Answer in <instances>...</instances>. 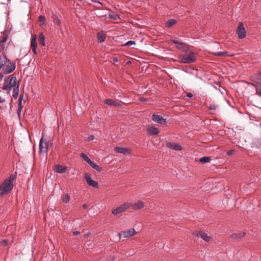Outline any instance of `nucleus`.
<instances>
[{
    "label": "nucleus",
    "mask_w": 261,
    "mask_h": 261,
    "mask_svg": "<svg viewBox=\"0 0 261 261\" xmlns=\"http://www.w3.org/2000/svg\"><path fill=\"white\" fill-rule=\"evenodd\" d=\"M16 68L15 63L11 62L3 53L0 55V69H2L3 73L9 74L12 72Z\"/></svg>",
    "instance_id": "obj_1"
},
{
    "label": "nucleus",
    "mask_w": 261,
    "mask_h": 261,
    "mask_svg": "<svg viewBox=\"0 0 261 261\" xmlns=\"http://www.w3.org/2000/svg\"><path fill=\"white\" fill-rule=\"evenodd\" d=\"M16 173L11 174L0 184V196L6 195L12 191L13 188V182L16 179Z\"/></svg>",
    "instance_id": "obj_2"
},
{
    "label": "nucleus",
    "mask_w": 261,
    "mask_h": 261,
    "mask_svg": "<svg viewBox=\"0 0 261 261\" xmlns=\"http://www.w3.org/2000/svg\"><path fill=\"white\" fill-rule=\"evenodd\" d=\"M180 63L184 64H191L195 62L196 56L195 52L189 51L184 55H181L178 57Z\"/></svg>",
    "instance_id": "obj_3"
},
{
    "label": "nucleus",
    "mask_w": 261,
    "mask_h": 261,
    "mask_svg": "<svg viewBox=\"0 0 261 261\" xmlns=\"http://www.w3.org/2000/svg\"><path fill=\"white\" fill-rule=\"evenodd\" d=\"M17 86L16 77L13 75H10L5 79L3 89L10 91L12 88H15Z\"/></svg>",
    "instance_id": "obj_4"
},
{
    "label": "nucleus",
    "mask_w": 261,
    "mask_h": 261,
    "mask_svg": "<svg viewBox=\"0 0 261 261\" xmlns=\"http://www.w3.org/2000/svg\"><path fill=\"white\" fill-rule=\"evenodd\" d=\"M130 207V205L129 202H124L121 205L117 206L116 208L113 209L112 210V213L115 215L117 216L118 214H121L124 212H125L127 209Z\"/></svg>",
    "instance_id": "obj_5"
},
{
    "label": "nucleus",
    "mask_w": 261,
    "mask_h": 261,
    "mask_svg": "<svg viewBox=\"0 0 261 261\" xmlns=\"http://www.w3.org/2000/svg\"><path fill=\"white\" fill-rule=\"evenodd\" d=\"M236 33L240 39L244 38L246 35V31L242 23H240L237 28Z\"/></svg>",
    "instance_id": "obj_6"
},
{
    "label": "nucleus",
    "mask_w": 261,
    "mask_h": 261,
    "mask_svg": "<svg viewBox=\"0 0 261 261\" xmlns=\"http://www.w3.org/2000/svg\"><path fill=\"white\" fill-rule=\"evenodd\" d=\"M136 233L134 228L130 229L125 231H122L119 233V238H126L133 236Z\"/></svg>",
    "instance_id": "obj_7"
},
{
    "label": "nucleus",
    "mask_w": 261,
    "mask_h": 261,
    "mask_svg": "<svg viewBox=\"0 0 261 261\" xmlns=\"http://www.w3.org/2000/svg\"><path fill=\"white\" fill-rule=\"evenodd\" d=\"M258 80L256 84H252V85L255 88V94L261 97V73L258 75Z\"/></svg>",
    "instance_id": "obj_8"
},
{
    "label": "nucleus",
    "mask_w": 261,
    "mask_h": 261,
    "mask_svg": "<svg viewBox=\"0 0 261 261\" xmlns=\"http://www.w3.org/2000/svg\"><path fill=\"white\" fill-rule=\"evenodd\" d=\"M171 41L176 44V47L178 49H180L184 51H187L188 50V46H187L184 43L180 42L175 39L171 40Z\"/></svg>",
    "instance_id": "obj_9"
},
{
    "label": "nucleus",
    "mask_w": 261,
    "mask_h": 261,
    "mask_svg": "<svg viewBox=\"0 0 261 261\" xmlns=\"http://www.w3.org/2000/svg\"><path fill=\"white\" fill-rule=\"evenodd\" d=\"M49 146V142L45 141L43 142V138H42L39 142V151L40 153H46L48 150Z\"/></svg>",
    "instance_id": "obj_10"
},
{
    "label": "nucleus",
    "mask_w": 261,
    "mask_h": 261,
    "mask_svg": "<svg viewBox=\"0 0 261 261\" xmlns=\"http://www.w3.org/2000/svg\"><path fill=\"white\" fill-rule=\"evenodd\" d=\"M152 120L160 124H165L166 123V120L163 116L159 115L153 114L152 115Z\"/></svg>",
    "instance_id": "obj_11"
},
{
    "label": "nucleus",
    "mask_w": 261,
    "mask_h": 261,
    "mask_svg": "<svg viewBox=\"0 0 261 261\" xmlns=\"http://www.w3.org/2000/svg\"><path fill=\"white\" fill-rule=\"evenodd\" d=\"M85 177L89 186L96 188L98 187V182L96 181L93 180L89 174L87 173L85 174Z\"/></svg>",
    "instance_id": "obj_12"
},
{
    "label": "nucleus",
    "mask_w": 261,
    "mask_h": 261,
    "mask_svg": "<svg viewBox=\"0 0 261 261\" xmlns=\"http://www.w3.org/2000/svg\"><path fill=\"white\" fill-rule=\"evenodd\" d=\"M114 150L115 152L123 154V155H127L131 153V151L129 149L119 146L115 147Z\"/></svg>",
    "instance_id": "obj_13"
},
{
    "label": "nucleus",
    "mask_w": 261,
    "mask_h": 261,
    "mask_svg": "<svg viewBox=\"0 0 261 261\" xmlns=\"http://www.w3.org/2000/svg\"><path fill=\"white\" fill-rule=\"evenodd\" d=\"M129 204L130 207L135 211L141 210L145 206V203L141 200L134 203H129Z\"/></svg>",
    "instance_id": "obj_14"
},
{
    "label": "nucleus",
    "mask_w": 261,
    "mask_h": 261,
    "mask_svg": "<svg viewBox=\"0 0 261 261\" xmlns=\"http://www.w3.org/2000/svg\"><path fill=\"white\" fill-rule=\"evenodd\" d=\"M167 147L170 149H172L174 150H182V147L179 144L172 143L171 142H168L166 143Z\"/></svg>",
    "instance_id": "obj_15"
},
{
    "label": "nucleus",
    "mask_w": 261,
    "mask_h": 261,
    "mask_svg": "<svg viewBox=\"0 0 261 261\" xmlns=\"http://www.w3.org/2000/svg\"><path fill=\"white\" fill-rule=\"evenodd\" d=\"M104 102L109 106H113L115 107H121L122 105L118 102L112 99H107L104 100Z\"/></svg>",
    "instance_id": "obj_16"
},
{
    "label": "nucleus",
    "mask_w": 261,
    "mask_h": 261,
    "mask_svg": "<svg viewBox=\"0 0 261 261\" xmlns=\"http://www.w3.org/2000/svg\"><path fill=\"white\" fill-rule=\"evenodd\" d=\"M37 42H36V36L34 35L32 38L31 41V47L32 51L35 55L37 54Z\"/></svg>",
    "instance_id": "obj_17"
},
{
    "label": "nucleus",
    "mask_w": 261,
    "mask_h": 261,
    "mask_svg": "<svg viewBox=\"0 0 261 261\" xmlns=\"http://www.w3.org/2000/svg\"><path fill=\"white\" fill-rule=\"evenodd\" d=\"M196 236L197 237L201 238L204 241H205L206 242H209L212 239V238L210 236H208L207 234V233L203 232H198L196 234Z\"/></svg>",
    "instance_id": "obj_18"
},
{
    "label": "nucleus",
    "mask_w": 261,
    "mask_h": 261,
    "mask_svg": "<svg viewBox=\"0 0 261 261\" xmlns=\"http://www.w3.org/2000/svg\"><path fill=\"white\" fill-rule=\"evenodd\" d=\"M246 235L245 232H241L239 233H234L230 235V238L232 239L239 240Z\"/></svg>",
    "instance_id": "obj_19"
},
{
    "label": "nucleus",
    "mask_w": 261,
    "mask_h": 261,
    "mask_svg": "<svg viewBox=\"0 0 261 261\" xmlns=\"http://www.w3.org/2000/svg\"><path fill=\"white\" fill-rule=\"evenodd\" d=\"M67 170V168L65 166H63L60 165H57L55 167V171L57 173H63Z\"/></svg>",
    "instance_id": "obj_20"
},
{
    "label": "nucleus",
    "mask_w": 261,
    "mask_h": 261,
    "mask_svg": "<svg viewBox=\"0 0 261 261\" xmlns=\"http://www.w3.org/2000/svg\"><path fill=\"white\" fill-rule=\"evenodd\" d=\"M23 97V94H21L18 99V110H17V115L19 116L20 115L21 111L23 108L22 105V100Z\"/></svg>",
    "instance_id": "obj_21"
},
{
    "label": "nucleus",
    "mask_w": 261,
    "mask_h": 261,
    "mask_svg": "<svg viewBox=\"0 0 261 261\" xmlns=\"http://www.w3.org/2000/svg\"><path fill=\"white\" fill-rule=\"evenodd\" d=\"M147 130L148 133L151 135H156L160 133L159 129L153 126L149 127L147 129Z\"/></svg>",
    "instance_id": "obj_22"
},
{
    "label": "nucleus",
    "mask_w": 261,
    "mask_h": 261,
    "mask_svg": "<svg viewBox=\"0 0 261 261\" xmlns=\"http://www.w3.org/2000/svg\"><path fill=\"white\" fill-rule=\"evenodd\" d=\"M97 38L98 42L99 43H101L105 41L106 38V35L103 33H98Z\"/></svg>",
    "instance_id": "obj_23"
},
{
    "label": "nucleus",
    "mask_w": 261,
    "mask_h": 261,
    "mask_svg": "<svg viewBox=\"0 0 261 261\" xmlns=\"http://www.w3.org/2000/svg\"><path fill=\"white\" fill-rule=\"evenodd\" d=\"M88 164L93 169L96 170V171H98L99 172H100L102 171V168L100 167H99L98 165H97L95 162H94L92 161Z\"/></svg>",
    "instance_id": "obj_24"
},
{
    "label": "nucleus",
    "mask_w": 261,
    "mask_h": 261,
    "mask_svg": "<svg viewBox=\"0 0 261 261\" xmlns=\"http://www.w3.org/2000/svg\"><path fill=\"white\" fill-rule=\"evenodd\" d=\"M19 83H17V86L13 89V97L16 99L17 98L19 94Z\"/></svg>",
    "instance_id": "obj_25"
},
{
    "label": "nucleus",
    "mask_w": 261,
    "mask_h": 261,
    "mask_svg": "<svg viewBox=\"0 0 261 261\" xmlns=\"http://www.w3.org/2000/svg\"><path fill=\"white\" fill-rule=\"evenodd\" d=\"M52 18L54 20V22L56 27H59L61 25V22L60 20L59 19V18L56 15H53L52 16Z\"/></svg>",
    "instance_id": "obj_26"
},
{
    "label": "nucleus",
    "mask_w": 261,
    "mask_h": 261,
    "mask_svg": "<svg viewBox=\"0 0 261 261\" xmlns=\"http://www.w3.org/2000/svg\"><path fill=\"white\" fill-rule=\"evenodd\" d=\"M39 42L41 45L45 46V36L43 33H40L39 35Z\"/></svg>",
    "instance_id": "obj_27"
},
{
    "label": "nucleus",
    "mask_w": 261,
    "mask_h": 261,
    "mask_svg": "<svg viewBox=\"0 0 261 261\" xmlns=\"http://www.w3.org/2000/svg\"><path fill=\"white\" fill-rule=\"evenodd\" d=\"M177 21L175 19H171L167 21L165 23V26L167 28H170L174 24H176Z\"/></svg>",
    "instance_id": "obj_28"
},
{
    "label": "nucleus",
    "mask_w": 261,
    "mask_h": 261,
    "mask_svg": "<svg viewBox=\"0 0 261 261\" xmlns=\"http://www.w3.org/2000/svg\"><path fill=\"white\" fill-rule=\"evenodd\" d=\"M8 39V36L6 34H4L3 36L2 39L0 40V46H1V49H3L4 47L3 45V43H5Z\"/></svg>",
    "instance_id": "obj_29"
},
{
    "label": "nucleus",
    "mask_w": 261,
    "mask_h": 261,
    "mask_svg": "<svg viewBox=\"0 0 261 261\" xmlns=\"http://www.w3.org/2000/svg\"><path fill=\"white\" fill-rule=\"evenodd\" d=\"M70 196L68 194H64L62 197L63 202L67 203L70 200Z\"/></svg>",
    "instance_id": "obj_30"
},
{
    "label": "nucleus",
    "mask_w": 261,
    "mask_h": 261,
    "mask_svg": "<svg viewBox=\"0 0 261 261\" xmlns=\"http://www.w3.org/2000/svg\"><path fill=\"white\" fill-rule=\"evenodd\" d=\"M211 158L209 156H203L199 159V162L206 163L210 162Z\"/></svg>",
    "instance_id": "obj_31"
},
{
    "label": "nucleus",
    "mask_w": 261,
    "mask_h": 261,
    "mask_svg": "<svg viewBox=\"0 0 261 261\" xmlns=\"http://www.w3.org/2000/svg\"><path fill=\"white\" fill-rule=\"evenodd\" d=\"M80 156L88 164H89L91 161V160L89 158L87 155L84 153H81L80 154Z\"/></svg>",
    "instance_id": "obj_32"
},
{
    "label": "nucleus",
    "mask_w": 261,
    "mask_h": 261,
    "mask_svg": "<svg viewBox=\"0 0 261 261\" xmlns=\"http://www.w3.org/2000/svg\"><path fill=\"white\" fill-rule=\"evenodd\" d=\"M109 17L111 19L113 20H116L119 18L118 15L116 14L115 12H111L110 13Z\"/></svg>",
    "instance_id": "obj_33"
},
{
    "label": "nucleus",
    "mask_w": 261,
    "mask_h": 261,
    "mask_svg": "<svg viewBox=\"0 0 261 261\" xmlns=\"http://www.w3.org/2000/svg\"><path fill=\"white\" fill-rule=\"evenodd\" d=\"M39 22L43 24L45 22V17L44 16H40L39 17Z\"/></svg>",
    "instance_id": "obj_34"
},
{
    "label": "nucleus",
    "mask_w": 261,
    "mask_h": 261,
    "mask_svg": "<svg viewBox=\"0 0 261 261\" xmlns=\"http://www.w3.org/2000/svg\"><path fill=\"white\" fill-rule=\"evenodd\" d=\"M227 54H228L227 52L220 51V52H218V53L215 54V55L216 56H224V55H227Z\"/></svg>",
    "instance_id": "obj_35"
},
{
    "label": "nucleus",
    "mask_w": 261,
    "mask_h": 261,
    "mask_svg": "<svg viewBox=\"0 0 261 261\" xmlns=\"http://www.w3.org/2000/svg\"><path fill=\"white\" fill-rule=\"evenodd\" d=\"M135 44H136V43L135 41L130 40V41H127L125 43V45L128 46H130L133 45H135Z\"/></svg>",
    "instance_id": "obj_36"
},
{
    "label": "nucleus",
    "mask_w": 261,
    "mask_h": 261,
    "mask_svg": "<svg viewBox=\"0 0 261 261\" xmlns=\"http://www.w3.org/2000/svg\"><path fill=\"white\" fill-rule=\"evenodd\" d=\"M217 107L215 105H212L209 107V110H215L217 109Z\"/></svg>",
    "instance_id": "obj_37"
},
{
    "label": "nucleus",
    "mask_w": 261,
    "mask_h": 261,
    "mask_svg": "<svg viewBox=\"0 0 261 261\" xmlns=\"http://www.w3.org/2000/svg\"><path fill=\"white\" fill-rule=\"evenodd\" d=\"M122 94V93L120 92H117L115 93V96L117 97H121Z\"/></svg>",
    "instance_id": "obj_38"
},
{
    "label": "nucleus",
    "mask_w": 261,
    "mask_h": 261,
    "mask_svg": "<svg viewBox=\"0 0 261 261\" xmlns=\"http://www.w3.org/2000/svg\"><path fill=\"white\" fill-rule=\"evenodd\" d=\"M94 137L93 135H90L87 138V141L90 142L93 140Z\"/></svg>",
    "instance_id": "obj_39"
},
{
    "label": "nucleus",
    "mask_w": 261,
    "mask_h": 261,
    "mask_svg": "<svg viewBox=\"0 0 261 261\" xmlns=\"http://www.w3.org/2000/svg\"><path fill=\"white\" fill-rule=\"evenodd\" d=\"M8 242V240H4L1 242V244L3 245L6 246L7 245Z\"/></svg>",
    "instance_id": "obj_40"
},
{
    "label": "nucleus",
    "mask_w": 261,
    "mask_h": 261,
    "mask_svg": "<svg viewBox=\"0 0 261 261\" xmlns=\"http://www.w3.org/2000/svg\"><path fill=\"white\" fill-rule=\"evenodd\" d=\"M233 153V150H230L227 152V154L229 156L231 155Z\"/></svg>",
    "instance_id": "obj_41"
},
{
    "label": "nucleus",
    "mask_w": 261,
    "mask_h": 261,
    "mask_svg": "<svg viewBox=\"0 0 261 261\" xmlns=\"http://www.w3.org/2000/svg\"><path fill=\"white\" fill-rule=\"evenodd\" d=\"M187 96L189 98H192L193 96V95L192 93L189 92L187 93Z\"/></svg>",
    "instance_id": "obj_42"
},
{
    "label": "nucleus",
    "mask_w": 261,
    "mask_h": 261,
    "mask_svg": "<svg viewBox=\"0 0 261 261\" xmlns=\"http://www.w3.org/2000/svg\"><path fill=\"white\" fill-rule=\"evenodd\" d=\"M115 258H116V257L114 255L110 256V261H114L115 259Z\"/></svg>",
    "instance_id": "obj_43"
},
{
    "label": "nucleus",
    "mask_w": 261,
    "mask_h": 261,
    "mask_svg": "<svg viewBox=\"0 0 261 261\" xmlns=\"http://www.w3.org/2000/svg\"><path fill=\"white\" fill-rule=\"evenodd\" d=\"M6 101L5 99L2 98L1 96H0V103H4Z\"/></svg>",
    "instance_id": "obj_44"
},
{
    "label": "nucleus",
    "mask_w": 261,
    "mask_h": 261,
    "mask_svg": "<svg viewBox=\"0 0 261 261\" xmlns=\"http://www.w3.org/2000/svg\"><path fill=\"white\" fill-rule=\"evenodd\" d=\"M80 234V232H79V231H73V234L74 236H76V235H77V234Z\"/></svg>",
    "instance_id": "obj_45"
},
{
    "label": "nucleus",
    "mask_w": 261,
    "mask_h": 261,
    "mask_svg": "<svg viewBox=\"0 0 261 261\" xmlns=\"http://www.w3.org/2000/svg\"><path fill=\"white\" fill-rule=\"evenodd\" d=\"M83 207L85 209H87L88 207V206L86 204H84L83 205Z\"/></svg>",
    "instance_id": "obj_46"
},
{
    "label": "nucleus",
    "mask_w": 261,
    "mask_h": 261,
    "mask_svg": "<svg viewBox=\"0 0 261 261\" xmlns=\"http://www.w3.org/2000/svg\"><path fill=\"white\" fill-rule=\"evenodd\" d=\"M4 76L2 73H0V81L3 79Z\"/></svg>",
    "instance_id": "obj_47"
},
{
    "label": "nucleus",
    "mask_w": 261,
    "mask_h": 261,
    "mask_svg": "<svg viewBox=\"0 0 261 261\" xmlns=\"http://www.w3.org/2000/svg\"><path fill=\"white\" fill-rule=\"evenodd\" d=\"M92 2H94V3H99V4H101V3H100L98 0H91Z\"/></svg>",
    "instance_id": "obj_48"
},
{
    "label": "nucleus",
    "mask_w": 261,
    "mask_h": 261,
    "mask_svg": "<svg viewBox=\"0 0 261 261\" xmlns=\"http://www.w3.org/2000/svg\"><path fill=\"white\" fill-rule=\"evenodd\" d=\"M114 61H115V62H117V61H118L117 59V58L114 59Z\"/></svg>",
    "instance_id": "obj_49"
},
{
    "label": "nucleus",
    "mask_w": 261,
    "mask_h": 261,
    "mask_svg": "<svg viewBox=\"0 0 261 261\" xmlns=\"http://www.w3.org/2000/svg\"><path fill=\"white\" fill-rule=\"evenodd\" d=\"M90 233H87V235H90Z\"/></svg>",
    "instance_id": "obj_50"
}]
</instances>
